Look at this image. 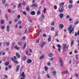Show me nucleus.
I'll return each mask as SVG.
<instances>
[{
    "label": "nucleus",
    "instance_id": "nucleus-34",
    "mask_svg": "<svg viewBox=\"0 0 79 79\" xmlns=\"http://www.w3.org/2000/svg\"><path fill=\"white\" fill-rule=\"evenodd\" d=\"M44 69L45 71H47V70L48 69V68H47V67L46 66H45L44 67Z\"/></svg>",
    "mask_w": 79,
    "mask_h": 79
},
{
    "label": "nucleus",
    "instance_id": "nucleus-58",
    "mask_svg": "<svg viewBox=\"0 0 79 79\" xmlns=\"http://www.w3.org/2000/svg\"><path fill=\"white\" fill-rule=\"evenodd\" d=\"M23 14L25 15H26V13L25 12L23 11Z\"/></svg>",
    "mask_w": 79,
    "mask_h": 79
},
{
    "label": "nucleus",
    "instance_id": "nucleus-16",
    "mask_svg": "<svg viewBox=\"0 0 79 79\" xmlns=\"http://www.w3.org/2000/svg\"><path fill=\"white\" fill-rule=\"evenodd\" d=\"M48 56L49 57H50V58H52V57H53V54L50 53L48 54Z\"/></svg>",
    "mask_w": 79,
    "mask_h": 79
},
{
    "label": "nucleus",
    "instance_id": "nucleus-20",
    "mask_svg": "<svg viewBox=\"0 0 79 79\" xmlns=\"http://www.w3.org/2000/svg\"><path fill=\"white\" fill-rule=\"evenodd\" d=\"M31 15H35V12H34V11H32V12H31Z\"/></svg>",
    "mask_w": 79,
    "mask_h": 79
},
{
    "label": "nucleus",
    "instance_id": "nucleus-23",
    "mask_svg": "<svg viewBox=\"0 0 79 79\" xmlns=\"http://www.w3.org/2000/svg\"><path fill=\"white\" fill-rule=\"evenodd\" d=\"M73 4H70L68 6L69 8H73Z\"/></svg>",
    "mask_w": 79,
    "mask_h": 79
},
{
    "label": "nucleus",
    "instance_id": "nucleus-8",
    "mask_svg": "<svg viewBox=\"0 0 79 79\" xmlns=\"http://www.w3.org/2000/svg\"><path fill=\"white\" fill-rule=\"evenodd\" d=\"M20 67V66L19 65H18L17 66L16 68V72H18V71H19V68Z\"/></svg>",
    "mask_w": 79,
    "mask_h": 79
},
{
    "label": "nucleus",
    "instance_id": "nucleus-22",
    "mask_svg": "<svg viewBox=\"0 0 79 79\" xmlns=\"http://www.w3.org/2000/svg\"><path fill=\"white\" fill-rule=\"evenodd\" d=\"M44 18H42L41 17L40 18V19H39V21H40V22L42 23L43 21V20H44Z\"/></svg>",
    "mask_w": 79,
    "mask_h": 79
},
{
    "label": "nucleus",
    "instance_id": "nucleus-38",
    "mask_svg": "<svg viewBox=\"0 0 79 79\" xmlns=\"http://www.w3.org/2000/svg\"><path fill=\"white\" fill-rule=\"evenodd\" d=\"M7 11L9 13H11V10H10V9H9L7 10Z\"/></svg>",
    "mask_w": 79,
    "mask_h": 79
},
{
    "label": "nucleus",
    "instance_id": "nucleus-55",
    "mask_svg": "<svg viewBox=\"0 0 79 79\" xmlns=\"http://www.w3.org/2000/svg\"><path fill=\"white\" fill-rule=\"evenodd\" d=\"M39 40H38L36 41V43H39Z\"/></svg>",
    "mask_w": 79,
    "mask_h": 79
},
{
    "label": "nucleus",
    "instance_id": "nucleus-64",
    "mask_svg": "<svg viewBox=\"0 0 79 79\" xmlns=\"http://www.w3.org/2000/svg\"><path fill=\"white\" fill-rule=\"evenodd\" d=\"M50 70H51V71H53V70H54V68H51Z\"/></svg>",
    "mask_w": 79,
    "mask_h": 79
},
{
    "label": "nucleus",
    "instance_id": "nucleus-39",
    "mask_svg": "<svg viewBox=\"0 0 79 79\" xmlns=\"http://www.w3.org/2000/svg\"><path fill=\"white\" fill-rule=\"evenodd\" d=\"M57 47L59 48H61V46L59 44H57Z\"/></svg>",
    "mask_w": 79,
    "mask_h": 79
},
{
    "label": "nucleus",
    "instance_id": "nucleus-51",
    "mask_svg": "<svg viewBox=\"0 0 79 79\" xmlns=\"http://www.w3.org/2000/svg\"><path fill=\"white\" fill-rule=\"evenodd\" d=\"M21 3H19L18 6V7H21Z\"/></svg>",
    "mask_w": 79,
    "mask_h": 79
},
{
    "label": "nucleus",
    "instance_id": "nucleus-62",
    "mask_svg": "<svg viewBox=\"0 0 79 79\" xmlns=\"http://www.w3.org/2000/svg\"><path fill=\"white\" fill-rule=\"evenodd\" d=\"M14 59L15 60H17V58H16V57L15 56H14Z\"/></svg>",
    "mask_w": 79,
    "mask_h": 79
},
{
    "label": "nucleus",
    "instance_id": "nucleus-44",
    "mask_svg": "<svg viewBox=\"0 0 79 79\" xmlns=\"http://www.w3.org/2000/svg\"><path fill=\"white\" fill-rule=\"evenodd\" d=\"M4 6L6 7H7V6H8V4L6 3L4 5Z\"/></svg>",
    "mask_w": 79,
    "mask_h": 79
},
{
    "label": "nucleus",
    "instance_id": "nucleus-18",
    "mask_svg": "<svg viewBox=\"0 0 79 79\" xmlns=\"http://www.w3.org/2000/svg\"><path fill=\"white\" fill-rule=\"evenodd\" d=\"M14 48H15V49L17 50H19V47L18 46H15V47H14Z\"/></svg>",
    "mask_w": 79,
    "mask_h": 79
},
{
    "label": "nucleus",
    "instance_id": "nucleus-24",
    "mask_svg": "<svg viewBox=\"0 0 79 79\" xmlns=\"http://www.w3.org/2000/svg\"><path fill=\"white\" fill-rule=\"evenodd\" d=\"M26 10L27 11H28V12H29V7H26Z\"/></svg>",
    "mask_w": 79,
    "mask_h": 79
},
{
    "label": "nucleus",
    "instance_id": "nucleus-25",
    "mask_svg": "<svg viewBox=\"0 0 79 79\" xmlns=\"http://www.w3.org/2000/svg\"><path fill=\"white\" fill-rule=\"evenodd\" d=\"M71 28H72V26L70 25L68 28V31H70V30H71Z\"/></svg>",
    "mask_w": 79,
    "mask_h": 79
},
{
    "label": "nucleus",
    "instance_id": "nucleus-43",
    "mask_svg": "<svg viewBox=\"0 0 79 79\" xmlns=\"http://www.w3.org/2000/svg\"><path fill=\"white\" fill-rule=\"evenodd\" d=\"M14 63H16L17 64H18V61L15 60L14 61Z\"/></svg>",
    "mask_w": 79,
    "mask_h": 79
},
{
    "label": "nucleus",
    "instance_id": "nucleus-37",
    "mask_svg": "<svg viewBox=\"0 0 79 79\" xmlns=\"http://www.w3.org/2000/svg\"><path fill=\"white\" fill-rule=\"evenodd\" d=\"M54 24H55V22H54V21L52 22L51 24V26H53V25H54Z\"/></svg>",
    "mask_w": 79,
    "mask_h": 79
},
{
    "label": "nucleus",
    "instance_id": "nucleus-60",
    "mask_svg": "<svg viewBox=\"0 0 79 79\" xmlns=\"http://www.w3.org/2000/svg\"><path fill=\"white\" fill-rule=\"evenodd\" d=\"M9 68V69H11V65H9L8 66Z\"/></svg>",
    "mask_w": 79,
    "mask_h": 79
},
{
    "label": "nucleus",
    "instance_id": "nucleus-40",
    "mask_svg": "<svg viewBox=\"0 0 79 79\" xmlns=\"http://www.w3.org/2000/svg\"><path fill=\"white\" fill-rule=\"evenodd\" d=\"M41 18H43L44 19H45V17L44 15V14H42V15H41Z\"/></svg>",
    "mask_w": 79,
    "mask_h": 79
},
{
    "label": "nucleus",
    "instance_id": "nucleus-10",
    "mask_svg": "<svg viewBox=\"0 0 79 79\" xmlns=\"http://www.w3.org/2000/svg\"><path fill=\"white\" fill-rule=\"evenodd\" d=\"M16 55L18 58H20V55L19 53H16Z\"/></svg>",
    "mask_w": 79,
    "mask_h": 79
},
{
    "label": "nucleus",
    "instance_id": "nucleus-54",
    "mask_svg": "<svg viewBox=\"0 0 79 79\" xmlns=\"http://www.w3.org/2000/svg\"><path fill=\"white\" fill-rule=\"evenodd\" d=\"M61 50V48H58L57 49V50L58 52H60V50Z\"/></svg>",
    "mask_w": 79,
    "mask_h": 79
},
{
    "label": "nucleus",
    "instance_id": "nucleus-42",
    "mask_svg": "<svg viewBox=\"0 0 79 79\" xmlns=\"http://www.w3.org/2000/svg\"><path fill=\"white\" fill-rule=\"evenodd\" d=\"M58 32H56V34L55 35V36L56 37V36H57V35H58Z\"/></svg>",
    "mask_w": 79,
    "mask_h": 79
},
{
    "label": "nucleus",
    "instance_id": "nucleus-15",
    "mask_svg": "<svg viewBox=\"0 0 79 79\" xmlns=\"http://www.w3.org/2000/svg\"><path fill=\"white\" fill-rule=\"evenodd\" d=\"M64 11V9L63 7H62V8L60 9V10H59V12L60 13H62Z\"/></svg>",
    "mask_w": 79,
    "mask_h": 79
},
{
    "label": "nucleus",
    "instance_id": "nucleus-59",
    "mask_svg": "<svg viewBox=\"0 0 79 79\" xmlns=\"http://www.w3.org/2000/svg\"><path fill=\"white\" fill-rule=\"evenodd\" d=\"M77 36V33L76 32L75 33V36L76 37Z\"/></svg>",
    "mask_w": 79,
    "mask_h": 79
},
{
    "label": "nucleus",
    "instance_id": "nucleus-41",
    "mask_svg": "<svg viewBox=\"0 0 79 79\" xmlns=\"http://www.w3.org/2000/svg\"><path fill=\"white\" fill-rule=\"evenodd\" d=\"M54 10H56L57 9V6H54Z\"/></svg>",
    "mask_w": 79,
    "mask_h": 79
},
{
    "label": "nucleus",
    "instance_id": "nucleus-4",
    "mask_svg": "<svg viewBox=\"0 0 79 79\" xmlns=\"http://www.w3.org/2000/svg\"><path fill=\"white\" fill-rule=\"evenodd\" d=\"M52 39V36L51 35H49V38L48 39V42H51V39Z\"/></svg>",
    "mask_w": 79,
    "mask_h": 79
},
{
    "label": "nucleus",
    "instance_id": "nucleus-57",
    "mask_svg": "<svg viewBox=\"0 0 79 79\" xmlns=\"http://www.w3.org/2000/svg\"><path fill=\"white\" fill-rule=\"evenodd\" d=\"M26 60V57L25 56L23 58V60Z\"/></svg>",
    "mask_w": 79,
    "mask_h": 79
},
{
    "label": "nucleus",
    "instance_id": "nucleus-32",
    "mask_svg": "<svg viewBox=\"0 0 79 79\" xmlns=\"http://www.w3.org/2000/svg\"><path fill=\"white\" fill-rule=\"evenodd\" d=\"M26 39V37L25 36H23L22 38V40H25Z\"/></svg>",
    "mask_w": 79,
    "mask_h": 79
},
{
    "label": "nucleus",
    "instance_id": "nucleus-9",
    "mask_svg": "<svg viewBox=\"0 0 79 79\" xmlns=\"http://www.w3.org/2000/svg\"><path fill=\"white\" fill-rule=\"evenodd\" d=\"M59 61L60 63L61 66H63V62H62V60H61V59L60 58L59 59Z\"/></svg>",
    "mask_w": 79,
    "mask_h": 79
},
{
    "label": "nucleus",
    "instance_id": "nucleus-29",
    "mask_svg": "<svg viewBox=\"0 0 79 79\" xmlns=\"http://www.w3.org/2000/svg\"><path fill=\"white\" fill-rule=\"evenodd\" d=\"M1 24H4V23H5V20H4L3 19H2L1 21Z\"/></svg>",
    "mask_w": 79,
    "mask_h": 79
},
{
    "label": "nucleus",
    "instance_id": "nucleus-52",
    "mask_svg": "<svg viewBox=\"0 0 79 79\" xmlns=\"http://www.w3.org/2000/svg\"><path fill=\"white\" fill-rule=\"evenodd\" d=\"M32 28H33V27H31L29 28V29L28 30V31H30V30H31V29H32Z\"/></svg>",
    "mask_w": 79,
    "mask_h": 79
},
{
    "label": "nucleus",
    "instance_id": "nucleus-12",
    "mask_svg": "<svg viewBox=\"0 0 79 79\" xmlns=\"http://www.w3.org/2000/svg\"><path fill=\"white\" fill-rule=\"evenodd\" d=\"M64 2H62L60 3V7H63V5H64Z\"/></svg>",
    "mask_w": 79,
    "mask_h": 79
},
{
    "label": "nucleus",
    "instance_id": "nucleus-28",
    "mask_svg": "<svg viewBox=\"0 0 79 79\" xmlns=\"http://www.w3.org/2000/svg\"><path fill=\"white\" fill-rule=\"evenodd\" d=\"M37 15H39L40 14V10H38L37 12Z\"/></svg>",
    "mask_w": 79,
    "mask_h": 79
},
{
    "label": "nucleus",
    "instance_id": "nucleus-50",
    "mask_svg": "<svg viewBox=\"0 0 79 79\" xmlns=\"http://www.w3.org/2000/svg\"><path fill=\"white\" fill-rule=\"evenodd\" d=\"M69 3H70V4H72V3H73V1H72V0L69 1Z\"/></svg>",
    "mask_w": 79,
    "mask_h": 79
},
{
    "label": "nucleus",
    "instance_id": "nucleus-27",
    "mask_svg": "<svg viewBox=\"0 0 79 79\" xmlns=\"http://www.w3.org/2000/svg\"><path fill=\"white\" fill-rule=\"evenodd\" d=\"M43 58H44V55H42L41 56H40V60H42Z\"/></svg>",
    "mask_w": 79,
    "mask_h": 79
},
{
    "label": "nucleus",
    "instance_id": "nucleus-13",
    "mask_svg": "<svg viewBox=\"0 0 79 79\" xmlns=\"http://www.w3.org/2000/svg\"><path fill=\"white\" fill-rule=\"evenodd\" d=\"M18 44L19 46H22V45H23V43L20 41L18 42Z\"/></svg>",
    "mask_w": 79,
    "mask_h": 79
},
{
    "label": "nucleus",
    "instance_id": "nucleus-46",
    "mask_svg": "<svg viewBox=\"0 0 79 79\" xmlns=\"http://www.w3.org/2000/svg\"><path fill=\"white\" fill-rule=\"evenodd\" d=\"M18 21V20L17 19H16L14 20V22L16 23V22H17Z\"/></svg>",
    "mask_w": 79,
    "mask_h": 79
},
{
    "label": "nucleus",
    "instance_id": "nucleus-7",
    "mask_svg": "<svg viewBox=\"0 0 79 79\" xmlns=\"http://www.w3.org/2000/svg\"><path fill=\"white\" fill-rule=\"evenodd\" d=\"M64 14L63 13H60L59 14V16L60 18L62 19L63 17Z\"/></svg>",
    "mask_w": 79,
    "mask_h": 79
},
{
    "label": "nucleus",
    "instance_id": "nucleus-11",
    "mask_svg": "<svg viewBox=\"0 0 79 79\" xmlns=\"http://www.w3.org/2000/svg\"><path fill=\"white\" fill-rule=\"evenodd\" d=\"M27 63H28V64H29L30 63H32V60H31L30 59H28L27 60Z\"/></svg>",
    "mask_w": 79,
    "mask_h": 79
},
{
    "label": "nucleus",
    "instance_id": "nucleus-3",
    "mask_svg": "<svg viewBox=\"0 0 79 79\" xmlns=\"http://www.w3.org/2000/svg\"><path fill=\"white\" fill-rule=\"evenodd\" d=\"M22 77L20 78V79H24L25 75H24V72L22 73Z\"/></svg>",
    "mask_w": 79,
    "mask_h": 79
},
{
    "label": "nucleus",
    "instance_id": "nucleus-35",
    "mask_svg": "<svg viewBox=\"0 0 79 79\" xmlns=\"http://www.w3.org/2000/svg\"><path fill=\"white\" fill-rule=\"evenodd\" d=\"M26 47V43H25L24 44L23 47V50H24V48H25V47Z\"/></svg>",
    "mask_w": 79,
    "mask_h": 79
},
{
    "label": "nucleus",
    "instance_id": "nucleus-30",
    "mask_svg": "<svg viewBox=\"0 0 79 79\" xmlns=\"http://www.w3.org/2000/svg\"><path fill=\"white\" fill-rule=\"evenodd\" d=\"M73 44H74V41H73V40H72L71 41L70 47H72V46L73 45Z\"/></svg>",
    "mask_w": 79,
    "mask_h": 79
},
{
    "label": "nucleus",
    "instance_id": "nucleus-31",
    "mask_svg": "<svg viewBox=\"0 0 79 79\" xmlns=\"http://www.w3.org/2000/svg\"><path fill=\"white\" fill-rule=\"evenodd\" d=\"M6 46H9V45H10V42H6Z\"/></svg>",
    "mask_w": 79,
    "mask_h": 79
},
{
    "label": "nucleus",
    "instance_id": "nucleus-6",
    "mask_svg": "<svg viewBox=\"0 0 79 79\" xmlns=\"http://www.w3.org/2000/svg\"><path fill=\"white\" fill-rule=\"evenodd\" d=\"M38 6L37 5L36 3L33 4L31 6V7H37Z\"/></svg>",
    "mask_w": 79,
    "mask_h": 79
},
{
    "label": "nucleus",
    "instance_id": "nucleus-33",
    "mask_svg": "<svg viewBox=\"0 0 79 79\" xmlns=\"http://www.w3.org/2000/svg\"><path fill=\"white\" fill-rule=\"evenodd\" d=\"M2 4H3V5H4V4H5V3H6V0H3L2 1Z\"/></svg>",
    "mask_w": 79,
    "mask_h": 79
},
{
    "label": "nucleus",
    "instance_id": "nucleus-14",
    "mask_svg": "<svg viewBox=\"0 0 79 79\" xmlns=\"http://www.w3.org/2000/svg\"><path fill=\"white\" fill-rule=\"evenodd\" d=\"M62 74H65L68 73V71H65L62 72Z\"/></svg>",
    "mask_w": 79,
    "mask_h": 79
},
{
    "label": "nucleus",
    "instance_id": "nucleus-48",
    "mask_svg": "<svg viewBox=\"0 0 79 79\" xmlns=\"http://www.w3.org/2000/svg\"><path fill=\"white\" fill-rule=\"evenodd\" d=\"M76 59L77 60H78V56H77V55H76L75 56Z\"/></svg>",
    "mask_w": 79,
    "mask_h": 79
},
{
    "label": "nucleus",
    "instance_id": "nucleus-26",
    "mask_svg": "<svg viewBox=\"0 0 79 79\" xmlns=\"http://www.w3.org/2000/svg\"><path fill=\"white\" fill-rule=\"evenodd\" d=\"M7 31L8 32L10 31V29H9V26L7 25L6 27Z\"/></svg>",
    "mask_w": 79,
    "mask_h": 79
},
{
    "label": "nucleus",
    "instance_id": "nucleus-36",
    "mask_svg": "<svg viewBox=\"0 0 79 79\" xmlns=\"http://www.w3.org/2000/svg\"><path fill=\"white\" fill-rule=\"evenodd\" d=\"M8 64H9V62H7L6 63H5V65L6 66H8Z\"/></svg>",
    "mask_w": 79,
    "mask_h": 79
},
{
    "label": "nucleus",
    "instance_id": "nucleus-21",
    "mask_svg": "<svg viewBox=\"0 0 79 79\" xmlns=\"http://www.w3.org/2000/svg\"><path fill=\"white\" fill-rule=\"evenodd\" d=\"M79 22L78 21H77L76 22H75L74 23V25L75 26H76V25H77V24H79Z\"/></svg>",
    "mask_w": 79,
    "mask_h": 79
},
{
    "label": "nucleus",
    "instance_id": "nucleus-5",
    "mask_svg": "<svg viewBox=\"0 0 79 79\" xmlns=\"http://www.w3.org/2000/svg\"><path fill=\"white\" fill-rule=\"evenodd\" d=\"M75 28V27H73L71 30H69V33L70 34H71V33L73 32V31L74 30V29Z\"/></svg>",
    "mask_w": 79,
    "mask_h": 79
},
{
    "label": "nucleus",
    "instance_id": "nucleus-56",
    "mask_svg": "<svg viewBox=\"0 0 79 79\" xmlns=\"http://www.w3.org/2000/svg\"><path fill=\"white\" fill-rule=\"evenodd\" d=\"M18 23L19 24H21V21H19L18 22Z\"/></svg>",
    "mask_w": 79,
    "mask_h": 79
},
{
    "label": "nucleus",
    "instance_id": "nucleus-45",
    "mask_svg": "<svg viewBox=\"0 0 79 79\" xmlns=\"http://www.w3.org/2000/svg\"><path fill=\"white\" fill-rule=\"evenodd\" d=\"M47 9L45 8H44V14H45V12L46 11Z\"/></svg>",
    "mask_w": 79,
    "mask_h": 79
},
{
    "label": "nucleus",
    "instance_id": "nucleus-63",
    "mask_svg": "<svg viewBox=\"0 0 79 79\" xmlns=\"http://www.w3.org/2000/svg\"><path fill=\"white\" fill-rule=\"evenodd\" d=\"M22 4L23 5H25V4H26V3L25 2H22Z\"/></svg>",
    "mask_w": 79,
    "mask_h": 79
},
{
    "label": "nucleus",
    "instance_id": "nucleus-1",
    "mask_svg": "<svg viewBox=\"0 0 79 79\" xmlns=\"http://www.w3.org/2000/svg\"><path fill=\"white\" fill-rule=\"evenodd\" d=\"M68 46H66V44H64L63 46V52H64L65 51V48H68Z\"/></svg>",
    "mask_w": 79,
    "mask_h": 79
},
{
    "label": "nucleus",
    "instance_id": "nucleus-17",
    "mask_svg": "<svg viewBox=\"0 0 79 79\" xmlns=\"http://www.w3.org/2000/svg\"><path fill=\"white\" fill-rule=\"evenodd\" d=\"M59 27L61 29H62V28H63V27H64V26L63 25V24H60L59 25Z\"/></svg>",
    "mask_w": 79,
    "mask_h": 79
},
{
    "label": "nucleus",
    "instance_id": "nucleus-61",
    "mask_svg": "<svg viewBox=\"0 0 79 79\" xmlns=\"http://www.w3.org/2000/svg\"><path fill=\"white\" fill-rule=\"evenodd\" d=\"M38 10H42V7H41V6H40L39 7V9H38Z\"/></svg>",
    "mask_w": 79,
    "mask_h": 79
},
{
    "label": "nucleus",
    "instance_id": "nucleus-53",
    "mask_svg": "<svg viewBox=\"0 0 79 79\" xmlns=\"http://www.w3.org/2000/svg\"><path fill=\"white\" fill-rule=\"evenodd\" d=\"M51 31H54L55 30V28H54L53 27H52L51 28Z\"/></svg>",
    "mask_w": 79,
    "mask_h": 79
},
{
    "label": "nucleus",
    "instance_id": "nucleus-47",
    "mask_svg": "<svg viewBox=\"0 0 79 79\" xmlns=\"http://www.w3.org/2000/svg\"><path fill=\"white\" fill-rule=\"evenodd\" d=\"M43 37H45L47 36V35H46V34H44L43 35Z\"/></svg>",
    "mask_w": 79,
    "mask_h": 79
},
{
    "label": "nucleus",
    "instance_id": "nucleus-49",
    "mask_svg": "<svg viewBox=\"0 0 79 79\" xmlns=\"http://www.w3.org/2000/svg\"><path fill=\"white\" fill-rule=\"evenodd\" d=\"M5 29V26H3L1 27L2 29Z\"/></svg>",
    "mask_w": 79,
    "mask_h": 79
},
{
    "label": "nucleus",
    "instance_id": "nucleus-2",
    "mask_svg": "<svg viewBox=\"0 0 79 79\" xmlns=\"http://www.w3.org/2000/svg\"><path fill=\"white\" fill-rule=\"evenodd\" d=\"M47 44V42L44 41L41 44V45L40 46V47L41 48H43L44 47V46L45 45H46V44Z\"/></svg>",
    "mask_w": 79,
    "mask_h": 79
},
{
    "label": "nucleus",
    "instance_id": "nucleus-19",
    "mask_svg": "<svg viewBox=\"0 0 79 79\" xmlns=\"http://www.w3.org/2000/svg\"><path fill=\"white\" fill-rule=\"evenodd\" d=\"M52 73L53 75H56V71H54L52 72Z\"/></svg>",
    "mask_w": 79,
    "mask_h": 79
}]
</instances>
